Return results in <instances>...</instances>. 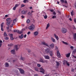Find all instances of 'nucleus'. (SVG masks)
Returning <instances> with one entry per match:
<instances>
[{
  "label": "nucleus",
  "instance_id": "7c9ffc66",
  "mask_svg": "<svg viewBox=\"0 0 76 76\" xmlns=\"http://www.w3.org/2000/svg\"><path fill=\"white\" fill-rule=\"evenodd\" d=\"M73 13H74V11H72L71 12V15L72 16H73Z\"/></svg>",
  "mask_w": 76,
  "mask_h": 76
},
{
  "label": "nucleus",
  "instance_id": "4be33fe9",
  "mask_svg": "<svg viewBox=\"0 0 76 76\" xmlns=\"http://www.w3.org/2000/svg\"><path fill=\"white\" fill-rule=\"evenodd\" d=\"M20 59L21 60L24 61V60H25V58L22 57V56H21Z\"/></svg>",
  "mask_w": 76,
  "mask_h": 76
},
{
  "label": "nucleus",
  "instance_id": "3c124183",
  "mask_svg": "<svg viewBox=\"0 0 76 76\" xmlns=\"http://www.w3.org/2000/svg\"><path fill=\"white\" fill-rule=\"evenodd\" d=\"M50 11L51 12H53L54 11V10H50Z\"/></svg>",
  "mask_w": 76,
  "mask_h": 76
},
{
  "label": "nucleus",
  "instance_id": "2eb2a0df",
  "mask_svg": "<svg viewBox=\"0 0 76 76\" xmlns=\"http://www.w3.org/2000/svg\"><path fill=\"white\" fill-rule=\"evenodd\" d=\"M15 49L16 51H18V50L19 49V48H18V45H15Z\"/></svg>",
  "mask_w": 76,
  "mask_h": 76
},
{
  "label": "nucleus",
  "instance_id": "9d476101",
  "mask_svg": "<svg viewBox=\"0 0 76 76\" xmlns=\"http://www.w3.org/2000/svg\"><path fill=\"white\" fill-rule=\"evenodd\" d=\"M27 13V11H25L23 10V11H21V13L23 15H26Z\"/></svg>",
  "mask_w": 76,
  "mask_h": 76
},
{
  "label": "nucleus",
  "instance_id": "cd10ccee",
  "mask_svg": "<svg viewBox=\"0 0 76 76\" xmlns=\"http://www.w3.org/2000/svg\"><path fill=\"white\" fill-rule=\"evenodd\" d=\"M56 65L57 66H59V65H60V63H59V62H58V61H56Z\"/></svg>",
  "mask_w": 76,
  "mask_h": 76
},
{
  "label": "nucleus",
  "instance_id": "37998d69",
  "mask_svg": "<svg viewBox=\"0 0 76 76\" xmlns=\"http://www.w3.org/2000/svg\"><path fill=\"white\" fill-rule=\"evenodd\" d=\"M13 22H14V23H15L16 22V19H14L13 20Z\"/></svg>",
  "mask_w": 76,
  "mask_h": 76
},
{
  "label": "nucleus",
  "instance_id": "5fc2aeb1",
  "mask_svg": "<svg viewBox=\"0 0 76 76\" xmlns=\"http://www.w3.org/2000/svg\"><path fill=\"white\" fill-rule=\"evenodd\" d=\"M70 48H71L72 49H73V46H71L70 47Z\"/></svg>",
  "mask_w": 76,
  "mask_h": 76
},
{
  "label": "nucleus",
  "instance_id": "c03bdc74",
  "mask_svg": "<svg viewBox=\"0 0 76 76\" xmlns=\"http://www.w3.org/2000/svg\"><path fill=\"white\" fill-rule=\"evenodd\" d=\"M16 8L15 7H14L13 8V10H16Z\"/></svg>",
  "mask_w": 76,
  "mask_h": 76
},
{
  "label": "nucleus",
  "instance_id": "864d4df0",
  "mask_svg": "<svg viewBox=\"0 0 76 76\" xmlns=\"http://www.w3.org/2000/svg\"><path fill=\"white\" fill-rule=\"evenodd\" d=\"M31 33V32H30V31H28V33H27V34H28V35H29V34H30Z\"/></svg>",
  "mask_w": 76,
  "mask_h": 76
},
{
  "label": "nucleus",
  "instance_id": "b1692460",
  "mask_svg": "<svg viewBox=\"0 0 76 76\" xmlns=\"http://www.w3.org/2000/svg\"><path fill=\"white\" fill-rule=\"evenodd\" d=\"M9 35L10 37H11V38H12L13 34H9Z\"/></svg>",
  "mask_w": 76,
  "mask_h": 76
},
{
  "label": "nucleus",
  "instance_id": "f3484780",
  "mask_svg": "<svg viewBox=\"0 0 76 76\" xmlns=\"http://www.w3.org/2000/svg\"><path fill=\"white\" fill-rule=\"evenodd\" d=\"M67 62V61L66 60H64V63H63V64L64 65H65Z\"/></svg>",
  "mask_w": 76,
  "mask_h": 76
},
{
  "label": "nucleus",
  "instance_id": "6ab92c4d",
  "mask_svg": "<svg viewBox=\"0 0 76 76\" xmlns=\"http://www.w3.org/2000/svg\"><path fill=\"white\" fill-rule=\"evenodd\" d=\"M5 65L6 67H9V64H8V63H5Z\"/></svg>",
  "mask_w": 76,
  "mask_h": 76
},
{
  "label": "nucleus",
  "instance_id": "680f3d73",
  "mask_svg": "<svg viewBox=\"0 0 76 76\" xmlns=\"http://www.w3.org/2000/svg\"><path fill=\"white\" fill-rule=\"evenodd\" d=\"M15 25V23L13 22V23L12 24V25Z\"/></svg>",
  "mask_w": 76,
  "mask_h": 76
},
{
  "label": "nucleus",
  "instance_id": "603ef678",
  "mask_svg": "<svg viewBox=\"0 0 76 76\" xmlns=\"http://www.w3.org/2000/svg\"><path fill=\"white\" fill-rule=\"evenodd\" d=\"M21 18H25V16H23V15H22L21 16Z\"/></svg>",
  "mask_w": 76,
  "mask_h": 76
},
{
  "label": "nucleus",
  "instance_id": "aec40b11",
  "mask_svg": "<svg viewBox=\"0 0 76 76\" xmlns=\"http://www.w3.org/2000/svg\"><path fill=\"white\" fill-rule=\"evenodd\" d=\"M62 42L63 44H65V45H68V44L66 42H65L64 41H62Z\"/></svg>",
  "mask_w": 76,
  "mask_h": 76
},
{
  "label": "nucleus",
  "instance_id": "473e14b6",
  "mask_svg": "<svg viewBox=\"0 0 76 76\" xmlns=\"http://www.w3.org/2000/svg\"><path fill=\"white\" fill-rule=\"evenodd\" d=\"M26 22L27 23H29L30 22V20L29 19H28L26 21Z\"/></svg>",
  "mask_w": 76,
  "mask_h": 76
},
{
  "label": "nucleus",
  "instance_id": "412c9836",
  "mask_svg": "<svg viewBox=\"0 0 76 76\" xmlns=\"http://www.w3.org/2000/svg\"><path fill=\"white\" fill-rule=\"evenodd\" d=\"M34 34L35 35L37 36V35H38V33L37 31H36L34 32Z\"/></svg>",
  "mask_w": 76,
  "mask_h": 76
},
{
  "label": "nucleus",
  "instance_id": "393cba45",
  "mask_svg": "<svg viewBox=\"0 0 76 76\" xmlns=\"http://www.w3.org/2000/svg\"><path fill=\"white\" fill-rule=\"evenodd\" d=\"M54 35L56 38H58V37L57 35H56V34H54Z\"/></svg>",
  "mask_w": 76,
  "mask_h": 76
},
{
  "label": "nucleus",
  "instance_id": "9b49d317",
  "mask_svg": "<svg viewBox=\"0 0 76 76\" xmlns=\"http://www.w3.org/2000/svg\"><path fill=\"white\" fill-rule=\"evenodd\" d=\"M11 53L12 54H16V53H15V50L14 49L12 50L11 51Z\"/></svg>",
  "mask_w": 76,
  "mask_h": 76
},
{
  "label": "nucleus",
  "instance_id": "7ed1b4c3",
  "mask_svg": "<svg viewBox=\"0 0 76 76\" xmlns=\"http://www.w3.org/2000/svg\"><path fill=\"white\" fill-rule=\"evenodd\" d=\"M61 32L63 34H66L67 32V30L64 28H62L61 30Z\"/></svg>",
  "mask_w": 76,
  "mask_h": 76
},
{
  "label": "nucleus",
  "instance_id": "1a4fd4ad",
  "mask_svg": "<svg viewBox=\"0 0 76 76\" xmlns=\"http://www.w3.org/2000/svg\"><path fill=\"white\" fill-rule=\"evenodd\" d=\"M44 57H45V59H47L48 60H49V59H50V56H48L47 55H45L44 56Z\"/></svg>",
  "mask_w": 76,
  "mask_h": 76
},
{
  "label": "nucleus",
  "instance_id": "ea45409f",
  "mask_svg": "<svg viewBox=\"0 0 76 76\" xmlns=\"http://www.w3.org/2000/svg\"><path fill=\"white\" fill-rule=\"evenodd\" d=\"M58 49V48L57 46L55 47V50H57Z\"/></svg>",
  "mask_w": 76,
  "mask_h": 76
},
{
  "label": "nucleus",
  "instance_id": "69168bd1",
  "mask_svg": "<svg viewBox=\"0 0 76 76\" xmlns=\"http://www.w3.org/2000/svg\"><path fill=\"white\" fill-rule=\"evenodd\" d=\"M69 20H70V21H72V18H69Z\"/></svg>",
  "mask_w": 76,
  "mask_h": 76
},
{
  "label": "nucleus",
  "instance_id": "bf43d9fd",
  "mask_svg": "<svg viewBox=\"0 0 76 76\" xmlns=\"http://www.w3.org/2000/svg\"><path fill=\"white\" fill-rule=\"evenodd\" d=\"M26 37V35L25 34L24 36V38H25Z\"/></svg>",
  "mask_w": 76,
  "mask_h": 76
},
{
  "label": "nucleus",
  "instance_id": "4d7b16f0",
  "mask_svg": "<svg viewBox=\"0 0 76 76\" xmlns=\"http://www.w3.org/2000/svg\"><path fill=\"white\" fill-rule=\"evenodd\" d=\"M34 76H38V75L37 74H36L34 75Z\"/></svg>",
  "mask_w": 76,
  "mask_h": 76
},
{
  "label": "nucleus",
  "instance_id": "dca6fc26",
  "mask_svg": "<svg viewBox=\"0 0 76 76\" xmlns=\"http://www.w3.org/2000/svg\"><path fill=\"white\" fill-rule=\"evenodd\" d=\"M70 53H69L67 54L66 55V57H67L68 58L70 57Z\"/></svg>",
  "mask_w": 76,
  "mask_h": 76
},
{
  "label": "nucleus",
  "instance_id": "a18cd8bd",
  "mask_svg": "<svg viewBox=\"0 0 76 76\" xmlns=\"http://www.w3.org/2000/svg\"><path fill=\"white\" fill-rule=\"evenodd\" d=\"M14 32H18V30H17L14 29Z\"/></svg>",
  "mask_w": 76,
  "mask_h": 76
},
{
  "label": "nucleus",
  "instance_id": "423d86ee",
  "mask_svg": "<svg viewBox=\"0 0 76 76\" xmlns=\"http://www.w3.org/2000/svg\"><path fill=\"white\" fill-rule=\"evenodd\" d=\"M57 56L58 58H60L61 57V55H60V52L58 50L57 51Z\"/></svg>",
  "mask_w": 76,
  "mask_h": 76
},
{
  "label": "nucleus",
  "instance_id": "72a5a7b5",
  "mask_svg": "<svg viewBox=\"0 0 76 76\" xmlns=\"http://www.w3.org/2000/svg\"><path fill=\"white\" fill-rule=\"evenodd\" d=\"M4 36H5V37H7V34H6V32H4Z\"/></svg>",
  "mask_w": 76,
  "mask_h": 76
},
{
  "label": "nucleus",
  "instance_id": "4468645a",
  "mask_svg": "<svg viewBox=\"0 0 76 76\" xmlns=\"http://www.w3.org/2000/svg\"><path fill=\"white\" fill-rule=\"evenodd\" d=\"M63 3H67V1L66 0H60Z\"/></svg>",
  "mask_w": 76,
  "mask_h": 76
},
{
  "label": "nucleus",
  "instance_id": "de8ad7c7",
  "mask_svg": "<svg viewBox=\"0 0 76 76\" xmlns=\"http://www.w3.org/2000/svg\"><path fill=\"white\" fill-rule=\"evenodd\" d=\"M35 70L36 71H38V68H35Z\"/></svg>",
  "mask_w": 76,
  "mask_h": 76
},
{
  "label": "nucleus",
  "instance_id": "e2e57ef3",
  "mask_svg": "<svg viewBox=\"0 0 76 76\" xmlns=\"http://www.w3.org/2000/svg\"><path fill=\"white\" fill-rule=\"evenodd\" d=\"M15 61H16V60H13V62H15Z\"/></svg>",
  "mask_w": 76,
  "mask_h": 76
},
{
  "label": "nucleus",
  "instance_id": "13d9d810",
  "mask_svg": "<svg viewBox=\"0 0 76 76\" xmlns=\"http://www.w3.org/2000/svg\"><path fill=\"white\" fill-rule=\"evenodd\" d=\"M2 45V43H0V48L1 47V46Z\"/></svg>",
  "mask_w": 76,
  "mask_h": 76
},
{
  "label": "nucleus",
  "instance_id": "6e6552de",
  "mask_svg": "<svg viewBox=\"0 0 76 76\" xmlns=\"http://www.w3.org/2000/svg\"><path fill=\"white\" fill-rule=\"evenodd\" d=\"M45 52L47 54H49V53L50 52V49L49 48H47L45 50Z\"/></svg>",
  "mask_w": 76,
  "mask_h": 76
},
{
  "label": "nucleus",
  "instance_id": "4c0bfd02",
  "mask_svg": "<svg viewBox=\"0 0 76 76\" xmlns=\"http://www.w3.org/2000/svg\"><path fill=\"white\" fill-rule=\"evenodd\" d=\"M52 19H55V18H56V16L54 15L52 17Z\"/></svg>",
  "mask_w": 76,
  "mask_h": 76
},
{
  "label": "nucleus",
  "instance_id": "f704fd0d",
  "mask_svg": "<svg viewBox=\"0 0 76 76\" xmlns=\"http://www.w3.org/2000/svg\"><path fill=\"white\" fill-rule=\"evenodd\" d=\"M19 6V4H17L15 5V7L16 8V7H18V6Z\"/></svg>",
  "mask_w": 76,
  "mask_h": 76
},
{
  "label": "nucleus",
  "instance_id": "c85d7f7f",
  "mask_svg": "<svg viewBox=\"0 0 76 76\" xmlns=\"http://www.w3.org/2000/svg\"><path fill=\"white\" fill-rule=\"evenodd\" d=\"M20 38H23V34H21V36H20Z\"/></svg>",
  "mask_w": 76,
  "mask_h": 76
},
{
  "label": "nucleus",
  "instance_id": "338daca9",
  "mask_svg": "<svg viewBox=\"0 0 76 76\" xmlns=\"http://www.w3.org/2000/svg\"><path fill=\"white\" fill-rule=\"evenodd\" d=\"M5 17H7L8 16V15H6L5 16Z\"/></svg>",
  "mask_w": 76,
  "mask_h": 76
},
{
  "label": "nucleus",
  "instance_id": "a19ab883",
  "mask_svg": "<svg viewBox=\"0 0 76 76\" xmlns=\"http://www.w3.org/2000/svg\"><path fill=\"white\" fill-rule=\"evenodd\" d=\"M66 64L67 65V66H69L70 65V64L69 63V62H68V61H67V62H66Z\"/></svg>",
  "mask_w": 76,
  "mask_h": 76
},
{
  "label": "nucleus",
  "instance_id": "20e7f679",
  "mask_svg": "<svg viewBox=\"0 0 76 76\" xmlns=\"http://www.w3.org/2000/svg\"><path fill=\"white\" fill-rule=\"evenodd\" d=\"M40 72L42 73L43 74H44V72L45 71H44V69H43V68L42 67L40 68Z\"/></svg>",
  "mask_w": 76,
  "mask_h": 76
},
{
  "label": "nucleus",
  "instance_id": "a878e982",
  "mask_svg": "<svg viewBox=\"0 0 76 76\" xmlns=\"http://www.w3.org/2000/svg\"><path fill=\"white\" fill-rule=\"evenodd\" d=\"M13 45V44H8V47H12Z\"/></svg>",
  "mask_w": 76,
  "mask_h": 76
},
{
  "label": "nucleus",
  "instance_id": "c756f323",
  "mask_svg": "<svg viewBox=\"0 0 76 76\" xmlns=\"http://www.w3.org/2000/svg\"><path fill=\"white\" fill-rule=\"evenodd\" d=\"M24 6H25V5L23 4H21V8H22V7H24Z\"/></svg>",
  "mask_w": 76,
  "mask_h": 76
},
{
  "label": "nucleus",
  "instance_id": "09e8293b",
  "mask_svg": "<svg viewBox=\"0 0 76 76\" xmlns=\"http://www.w3.org/2000/svg\"><path fill=\"white\" fill-rule=\"evenodd\" d=\"M53 15H56V13L55 12H53Z\"/></svg>",
  "mask_w": 76,
  "mask_h": 76
},
{
  "label": "nucleus",
  "instance_id": "ddd939ff",
  "mask_svg": "<svg viewBox=\"0 0 76 76\" xmlns=\"http://www.w3.org/2000/svg\"><path fill=\"white\" fill-rule=\"evenodd\" d=\"M50 56L51 57H52L53 56V51H50V52L49 53Z\"/></svg>",
  "mask_w": 76,
  "mask_h": 76
},
{
  "label": "nucleus",
  "instance_id": "8fccbe9b",
  "mask_svg": "<svg viewBox=\"0 0 76 76\" xmlns=\"http://www.w3.org/2000/svg\"><path fill=\"white\" fill-rule=\"evenodd\" d=\"M74 21L75 22V23H76V18H75L74 19Z\"/></svg>",
  "mask_w": 76,
  "mask_h": 76
},
{
  "label": "nucleus",
  "instance_id": "f03ea898",
  "mask_svg": "<svg viewBox=\"0 0 76 76\" xmlns=\"http://www.w3.org/2000/svg\"><path fill=\"white\" fill-rule=\"evenodd\" d=\"M28 29L31 31H32L35 29V26L34 25H32L28 27Z\"/></svg>",
  "mask_w": 76,
  "mask_h": 76
},
{
  "label": "nucleus",
  "instance_id": "58836bf2",
  "mask_svg": "<svg viewBox=\"0 0 76 76\" xmlns=\"http://www.w3.org/2000/svg\"><path fill=\"white\" fill-rule=\"evenodd\" d=\"M11 19L10 18H7V19H6V20L7 21H9V20H10Z\"/></svg>",
  "mask_w": 76,
  "mask_h": 76
},
{
  "label": "nucleus",
  "instance_id": "6e6d98bb",
  "mask_svg": "<svg viewBox=\"0 0 76 76\" xmlns=\"http://www.w3.org/2000/svg\"><path fill=\"white\" fill-rule=\"evenodd\" d=\"M28 53H30L31 52V50H28Z\"/></svg>",
  "mask_w": 76,
  "mask_h": 76
},
{
  "label": "nucleus",
  "instance_id": "052dcab7",
  "mask_svg": "<svg viewBox=\"0 0 76 76\" xmlns=\"http://www.w3.org/2000/svg\"><path fill=\"white\" fill-rule=\"evenodd\" d=\"M73 57H74V58H76V56H73Z\"/></svg>",
  "mask_w": 76,
  "mask_h": 76
},
{
  "label": "nucleus",
  "instance_id": "5701e85b",
  "mask_svg": "<svg viewBox=\"0 0 76 76\" xmlns=\"http://www.w3.org/2000/svg\"><path fill=\"white\" fill-rule=\"evenodd\" d=\"M50 26V23H48V24L47 25V26L46 27V29H48V27H49Z\"/></svg>",
  "mask_w": 76,
  "mask_h": 76
},
{
  "label": "nucleus",
  "instance_id": "f257e3e1",
  "mask_svg": "<svg viewBox=\"0 0 76 76\" xmlns=\"http://www.w3.org/2000/svg\"><path fill=\"white\" fill-rule=\"evenodd\" d=\"M41 43L42 44L44 45H46V46H47V47H48L49 48H50V49H53L54 48V45L53 43H52L51 45H50L49 46L47 43H46L45 42H42Z\"/></svg>",
  "mask_w": 76,
  "mask_h": 76
},
{
  "label": "nucleus",
  "instance_id": "c9c22d12",
  "mask_svg": "<svg viewBox=\"0 0 76 76\" xmlns=\"http://www.w3.org/2000/svg\"><path fill=\"white\" fill-rule=\"evenodd\" d=\"M29 0H24L23 1V3H26V2H27V1H28Z\"/></svg>",
  "mask_w": 76,
  "mask_h": 76
},
{
  "label": "nucleus",
  "instance_id": "a211bd4d",
  "mask_svg": "<svg viewBox=\"0 0 76 76\" xmlns=\"http://www.w3.org/2000/svg\"><path fill=\"white\" fill-rule=\"evenodd\" d=\"M10 24V21H7V26H9Z\"/></svg>",
  "mask_w": 76,
  "mask_h": 76
},
{
  "label": "nucleus",
  "instance_id": "49530a36",
  "mask_svg": "<svg viewBox=\"0 0 76 76\" xmlns=\"http://www.w3.org/2000/svg\"><path fill=\"white\" fill-rule=\"evenodd\" d=\"M45 19H47V15H46L44 16Z\"/></svg>",
  "mask_w": 76,
  "mask_h": 76
},
{
  "label": "nucleus",
  "instance_id": "bb28decb",
  "mask_svg": "<svg viewBox=\"0 0 76 76\" xmlns=\"http://www.w3.org/2000/svg\"><path fill=\"white\" fill-rule=\"evenodd\" d=\"M18 33V34H22V32L21 31H20L19 30H18V31H17Z\"/></svg>",
  "mask_w": 76,
  "mask_h": 76
},
{
  "label": "nucleus",
  "instance_id": "774afa93",
  "mask_svg": "<svg viewBox=\"0 0 76 76\" xmlns=\"http://www.w3.org/2000/svg\"><path fill=\"white\" fill-rule=\"evenodd\" d=\"M46 76H49V74H46V75H45Z\"/></svg>",
  "mask_w": 76,
  "mask_h": 76
},
{
  "label": "nucleus",
  "instance_id": "0e129e2a",
  "mask_svg": "<svg viewBox=\"0 0 76 76\" xmlns=\"http://www.w3.org/2000/svg\"><path fill=\"white\" fill-rule=\"evenodd\" d=\"M0 43L2 44V41L1 40H0Z\"/></svg>",
  "mask_w": 76,
  "mask_h": 76
},
{
  "label": "nucleus",
  "instance_id": "79ce46f5",
  "mask_svg": "<svg viewBox=\"0 0 76 76\" xmlns=\"http://www.w3.org/2000/svg\"><path fill=\"white\" fill-rule=\"evenodd\" d=\"M37 66L39 67H41V65H40L39 64H38L37 65Z\"/></svg>",
  "mask_w": 76,
  "mask_h": 76
},
{
  "label": "nucleus",
  "instance_id": "f8f14e48",
  "mask_svg": "<svg viewBox=\"0 0 76 76\" xmlns=\"http://www.w3.org/2000/svg\"><path fill=\"white\" fill-rule=\"evenodd\" d=\"M20 72L21 74H23V73H24V71L22 69H19Z\"/></svg>",
  "mask_w": 76,
  "mask_h": 76
},
{
  "label": "nucleus",
  "instance_id": "2f4dec72",
  "mask_svg": "<svg viewBox=\"0 0 76 76\" xmlns=\"http://www.w3.org/2000/svg\"><path fill=\"white\" fill-rule=\"evenodd\" d=\"M73 37L74 38H76V33H75L73 35Z\"/></svg>",
  "mask_w": 76,
  "mask_h": 76
},
{
  "label": "nucleus",
  "instance_id": "39448f33",
  "mask_svg": "<svg viewBox=\"0 0 76 76\" xmlns=\"http://www.w3.org/2000/svg\"><path fill=\"white\" fill-rule=\"evenodd\" d=\"M40 61L42 63H48V60H43L42 59H41L40 60Z\"/></svg>",
  "mask_w": 76,
  "mask_h": 76
},
{
  "label": "nucleus",
  "instance_id": "0eeeda50",
  "mask_svg": "<svg viewBox=\"0 0 76 76\" xmlns=\"http://www.w3.org/2000/svg\"><path fill=\"white\" fill-rule=\"evenodd\" d=\"M3 25H4V23H2L1 25V30L2 31H4V29H3Z\"/></svg>",
  "mask_w": 76,
  "mask_h": 76
},
{
  "label": "nucleus",
  "instance_id": "e433bc0d",
  "mask_svg": "<svg viewBox=\"0 0 76 76\" xmlns=\"http://www.w3.org/2000/svg\"><path fill=\"white\" fill-rule=\"evenodd\" d=\"M51 40L53 42H55V39L54 38H52L51 39Z\"/></svg>",
  "mask_w": 76,
  "mask_h": 76
}]
</instances>
